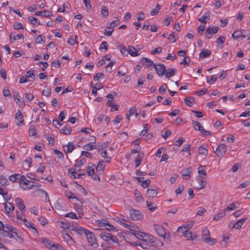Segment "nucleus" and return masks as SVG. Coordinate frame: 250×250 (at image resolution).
Returning <instances> with one entry per match:
<instances>
[{
	"instance_id": "obj_42",
	"label": "nucleus",
	"mask_w": 250,
	"mask_h": 250,
	"mask_svg": "<svg viewBox=\"0 0 250 250\" xmlns=\"http://www.w3.org/2000/svg\"><path fill=\"white\" fill-rule=\"evenodd\" d=\"M86 163V159L85 158H82L80 160H79L75 165V167H79L80 168L82 166H83L84 164Z\"/></svg>"
},
{
	"instance_id": "obj_27",
	"label": "nucleus",
	"mask_w": 250,
	"mask_h": 250,
	"mask_svg": "<svg viewBox=\"0 0 250 250\" xmlns=\"http://www.w3.org/2000/svg\"><path fill=\"white\" fill-rule=\"evenodd\" d=\"M247 218H243L239 220L236 223L233 224L232 226V228H235L237 229H240L242 225L246 221Z\"/></svg>"
},
{
	"instance_id": "obj_54",
	"label": "nucleus",
	"mask_w": 250,
	"mask_h": 250,
	"mask_svg": "<svg viewBox=\"0 0 250 250\" xmlns=\"http://www.w3.org/2000/svg\"><path fill=\"white\" fill-rule=\"evenodd\" d=\"M161 7V6L159 4H157L156 5V6L155 8L151 10V16H155V15H156L158 13L159 11L160 10Z\"/></svg>"
},
{
	"instance_id": "obj_18",
	"label": "nucleus",
	"mask_w": 250,
	"mask_h": 250,
	"mask_svg": "<svg viewBox=\"0 0 250 250\" xmlns=\"http://www.w3.org/2000/svg\"><path fill=\"white\" fill-rule=\"evenodd\" d=\"M192 170V168L191 167H188L185 169V170L182 173V175L184 179L186 180L189 179Z\"/></svg>"
},
{
	"instance_id": "obj_38",
	"label": "nucleus",
	"mask_w": 250,
	"mask_h": 250,
	"mask_svg": "<svg viewBox=\"0 0 250 250\" xmlns=\"http://www.w3.org/2000/svg\"><path fill=\"white\" fill-rule=\"evenodd\" d=\"M184 101L186 104L188 106H191L192 104L194 102V99L192 97H187L185 98Z\"/></svg>"
},
{
	"instance_id": "obj_36",
	"label": "nucleus",
	"mask_w": 250,
	"mask_h": 250,
	"mask_svg": "<svg viewBox=\"0 0 250 250\" xmlns=\"http://www.w3.org/2000/svg\"><path fill=\"white\" fill-rule=\"evenodd\" d=\"M71 128L70 126H63L61 129V133L65 135H70L71 133Z\"/></svg>"
},
{
	"instance_id": "obj_37",
	"label": "nucleus",
	"mask_w": 250,
	"mask_h": 250,
	"mask_svg": "<svg viewBox=\"0 0 250 250\" xmlns=\"http://www.w3.org/2000/svg\"><path fill=\"white\" fill-rule=\"evenodd\" d=\"M198 172L199 175H202L203 177H205V176L207 175L206 167L204 166H200L198 167Z\"/></svg>"
},
{
	"instance_id": "obj_12",
	"label": "nucleus",
	"mask_w": 250,
	"mask_h": 250,
	"mask_svg": "<svg viewBox=\"0 0 250 250\" xmlns=\"http://www.w3.org/2000/svg\"><path fill=\"white\" fill-rule=\"evenodd\" d=\"M15 119L18 121L17 125L18 126H22L24 125L23 116L21 110L19 109L15 115Z\"/></svg>"
},
{
	"instance_id": "obj_51",
	"label": "nucleus",
	"mask_w": 250,
	"mask_h": 250,
	"mask_svg": "<svg viewBox=\"0 0 250 250\" xmlns=\"http://www.w3.org/2000/svg\"><path fill=\"white\" fill-rule=\"evenodd\" d=\"M111 236L110 233L103 232L101 233V237L105 241H108L110 239V236Z\"/></svg>"
},
{
	"instance_id": "obj_59",
	"label": "nucleus",
	"mask_w": 250,
	"mask_h": 250,
	"mask_svg": "<svg viewBox=\"0 0 250 250\" xmlns=\"http://www.w3.org/2000/svg\"><path fill=\"white\" fill-rule=\"evenodd\" d=\"M185 141V139L183 137H180L178 140H176L174 144L176 146H180Z\"/></svg>"
},
{
	"instance_id": "obj_28",
	"label": "nucleus",
	"mask_w": 250,
	"mask_h": 250,
	"mask_svg": "<svg viewBox=\"0 0 250 250\" xmlns=\"http://www.w3.org/2000/svg\"><path fill=\"white\" fill-rule=\"evenodd\" d=\"M117 222L119 223L120 225L123 226L125 228L129 229L130 230V228H137V227H136L134 226H130L128 225L125 223V220L123 219H118Z\"/></svg>"
},
{
	"instance_id": "obj_4",
	"label": "nucleus",
	"mask_w": 250,
	"mask_h": 250,
	"mask_svg": "<svg viewBox=\"0 0 250 250\" xmlns=\"http://www.w3.org/2000/svg\"><path fill=\"white\" fill-rule=\"evenodd\" d=\"M154 228L157 233L160 236L166 238L169 236V233L167 234L166 229L161 225H154Z\"/></svg>"
},
{
	"instance_id": "obj_29",
	"label": "nucleus",
	"mask_w": 250,
	"mask_h": 250,
	"mask_svg": "<svg viewBox=\"0 0 250 250\" xmlns=\"http://www.w3.org/2000/svg\"><path fill=\"white\" fill-rule=\"evenodd\" d=\"M210 19V13L207 12L206 14L202 16L199 19V21L202 23H206Z\"/></svg>"
},
{
	"instance_id": "obj_35",
	"label": "nucleus",
	"mask_w": 250,
	"mask_h": 250,
	"mask_svg": "<svg viewBox=\"0 0 250 250\" xmlns=\"http://www.w3.org/2000/svg\"><path fill=\"white\" fill-rule=\"evenodd\" d=\"M147 195L149 197L154 198L157 196V192L154 189L148 188L147 190Z\"/></svg>"
},
{
	"instance_id": "obj_52",
	"label": "nucleus",
	"mask_w": 250,
	"mask_h": 250,
	"mask_svg": "<svg viewBox=\"0 0 250 250\" xmlns=\"http://www.w3.org/2000/svg\"><path fill=\"white\" fill-rule=\"evenodd\" d=\"M44 39H45V36L44 35H39L35 39V42L37 43H39V44L44 43V42H45V41L44 40Z\"/></svg>"
},
{
	"instance_id": "obj_24",
	"label": "nucleus",
	"mask_w": 250,
	"mask_h": 250,
	"mask_svg": "<svg viewBox=\"0 0 250 250\" xmlns=\"http://www.w3.org/2000/svg\"><path fill=\"white\" fill-rule=\"evenodd\" d=\"M176 72L177 69L175 68H168L167 70L166 69L165 76L166 78H169L174 76Z\"/></svg>"
},
{
	"instance_id": "obj_11",
	"label": "nucleus",
	"mask_w": 250,
	"mask_h": 250,
	"mask_svg": "<svg viewBox=\"0 0 250 250\" xmlns=\"http://www.w3.org/2000/svg\"><path fill=\"white\" fill-rule=\"evenodd\" d=\"M142 241L148 242L153 245L154 246L158 245V243L154 240V238L153 236L146 233H144L143 238H142Z\"/></svg>"
},
{
	"instance_id": "obj_23",
	"label": "nucleus",
	"mask_w": 250,
	"mask_h": 250,
	"mask_svg": "<svg viewBox=\"0 0 250 250\" xmlns=\"http://www.w3.org/2000/svg\"><path fill=\"white\" fill-rule=\"evenodd\" d=\"M130 231H131L132 234L135 235L138 239L142 240L144 233V232L135 230L134 228H130Z\"/></svg>"
},
{
	"instance_id": "obj_55",
	"label": "nucleus",
	"mask_w": 250,
	"mask_h": 250,
	"mask_svg": "<svg viewBox=\"0 0 250 250\" xmlns=\"http://www.w3.org/2000/svg\"><path fill=\"white\" fill-rule=\"evenodd\" d=\"M102 14L104 18H106L108 15V11L107 8L105 6L102 7Z\"/></svg>"
},
{
	"instance_id": "obj_45",
	"label": "nucleus",
	"mask_w": 250,
	"mask_h": 250,
	"mask_svg": "<svg viewBox=\"0 0 250 250\" xmlns=\"http://www.w3.org/2000/svg\"><path fill=\"white\" fill-rule=\"evenodd\" d=\"M3 229H4V231L6 233L10 232H13V230H14V229H16V228L10 225H6L5 226L4 225V228Z\"/></svg>"
},
{
	"instance_id": "obj_44",
	"label": "nucleus",
	"mask_w": 250,
	"mask_h": 250,
	"mask_svg": "<svg viewBox=\"0 0 250 250\" xmlns=\"http://www.w3.org/2000/svg\"><path fill=\"white\" fill-rule=\"evenodd\" d=\"M198 152L200 155L206 156L208 154V151L207 148L204 147L203 146H201L198 148Z\"/></svg>"
},
{
	"instance_id": "obj_41",
	"label": "nucleus",
	"mask_w": 250,
	"mask_h": 250,
	"mask_svg": "<svg viewBox=\"0 0 250 250\" xmlns=\"http://www.w3.org/2000/svg\"><path fill=\"white\" fill-rule=\"evenodd\" d=\"M226 214V211L225 210H223L219 212L218 214H216L214 217L213 220H219L221 218H222L223 216H224Z\"/></svg>"
},
{
	"instance_id": "obj_14",
	"label": "nucleus",
	"mask_w": 250,
	"mask_h": 250,
	"mask_svg": "<svg viewBox=\"0 0 250 250\" xmlns=\"http://www.w3.org/2000/svg\"><path fill=\"white\" fill-rule=\"evenodd\" d=\"M199 184V187H197L198 189H201L205 188L207 185V182L205 178L202 175H199L197 178Z\"/></svg>"
},
{
	"instance_id": "obj_34",
	"label": "nucleus",
	"mask_w": 250,
	"mask_h": 250,
	"mask_svg": "<svg viewBox=\"0 0 250 250\" xmlns=\"http://www.w3.org/2000/svg\"><path fill=\"white\" fill-rule=\"evenodd\" d=\"M74 206L79 214V218H82V216L83 215V211L82 207L78 204H75Z\"/></svg>"
},
{
	"instance_id": "obj_64",
	"label": "nucleus",
	"mask_w": 250,
	"mask_h": 250,
	"mask_svg": "<svg viewBox=\"0 0 250 250\" xmlns=\"http://www.w3.org/2000/svg\"><path fill=\"white\" fill-rule=\"evenodd\" d=\"M45 167L44 163H41L37 169L38 172L42 173L44 171Z\"/></svg>"
},
{
	"instance_id": "obj_3",
	"label": "nucleus",
	"mask_w": 250,
	"mask_h": 250,
	"mask_svg": "<svg viewBox=\"0 0 250 250\" xmlns=\"http://www.w3.org/2000/svg\"><path fill=\"white\" fill-rule=\"evenodd\" d=\"M85 236L88 243L90 244L92 247L93 248H97L98 247V244L96 242V239L95 235L92 232L89 230L85 234Z\"/></svg>"
},
{
	"instance_id": "obj_30",
	"label": "nucleus",
	"mask_w": 250,
	"mask_h": 250,
	"mask_svg": "<svg viewBox=\"0 0 250 250\" xmlns=\"http://www.w3.org/2000/svg\"><path fill=\"white\" fill-rule=\"evenodd\" d=\"M0 185L2 186L9 185L7 178L4 175L0 174Z\"/></svg>"
},
{
	"instance_id": "obj_17",
	"label": "nucleus",
	"mask_w": 250,
	"mask_h": 250,
	"mask_svg": "<svg viewBox=\"0 0 250 250\" xmlns=\"http://www.w3.org/2000/svg\"><path fill=\"white\" fill-rule=\"evenodd\" d=\"M34 15L36 16H41L45 17H51L53 16V14L49 11L44 10L43 11H40L36 12Z\"/></svg>"
},
{
	"instance_id": "obj_58",
	"label": "nucleus",
	"mask_w": 250,
	"mask_h": 250,
	"mask_svg": "<svg viewBox=\"0 0 250 250\" xmlns=\"http://www.w3.org/2000/svg\"><path fill=\"white\" fill-rule=\"evenodd\" d=\"M137 192H138V190L136 189L134 191V195L136 198V201L141 202L143 201V197L140 193H138V195H137Z\"/></svg>"
},
{
	"instance_id": "obj_9",
	"label": "nucleus",
	"mask_w": 250,
	"mask_h": 250,
	"mask_svg": "<svg viewBox=\"0 0 250 250\" xmlns=\"http://www.w3.org/2000/svg\"><path fill=\"white\" fill-rule=\"evenodd\" d=\"M129 214L130 215V217L133 220H141L143 217V215L139 210L134 209L129 210Z\"/></svg>"
},
{
	"instance_id": "obj_46",
	"label": "nucleus",
	"mask_w": 250,
	"mask_h": 250,
	"mask_svg": "<svg viewBox=\"0 0 250 250\" xmlns=\"http://www.w3.org/2000/svg\"><path fill=\"white\" fill-rule=\"evenodd\" d=\"M32 163V160L31 158L28 157L24 161L23 165L26 168H29L30 167Z\"/></svg>"
},
{
	"instance_id": "obj_13",
	"label": "nucleus",
	"mask_w": 250,
	"mask_h": 250,
	"mask_svg": "<svg viewBox=\"0 0 250 250\" xmlns=\"http://www.w3.org/2000/svg\"><path fill=\"white\" fill-rule=\"evenodd\" d=\"M140 63L147 68L152 67L154 64L153 62L148 58H143L140 61Z\"/></svg>"
},
{
	"instance_id": "obj_62",
	"label": "nucleus",
	"mask_w": 250,
	"mask_h": 250,
	"mask_svg": "<svg viewBox=\"0 0 250 250\" xmlns=\"http://www.w3.org/2000/svg\"><path fill=\"white\" fill-rule=\"evenodd\" d=\"M39 221L40 222L41 224L42 225H44L48 223V221L46 218L43 216H40L38 218Z\"/></svg>"
},
{
	"instance_id": "obj_43",
	"label": "nucleus",
	"mask_w": 250,
	"mask_h": 250,
	"mask_svg": "<svg viewBox=\"0 0 250 250\" xmlns=\"http://www.w3.org/2000/svg\"><path fill=\"white\" fill-rule=\"evenodd\" d=\"M113 31L114 29H113V27L107 26L106 29H105V31L104 33L105 36H110Z\"/></svg>"
},
{
	"instance_id": "obj_53",
	"label": "nucleus",
	"mask_w": 250,
	"mask_h": 250,
	"mask_svg": "<svg viewBox=\"0 0 250 250\" xmlns=\"http://www.w3.org/2000/svg\"><path fill=\"white\" fill-rule=\"evenodd\" d=\"M44 138L47 140L50 144H51L52 146L54 145L55 140L49 134H45L44 136Z\"/></svg>"
},
{
	"instance_id": "obj_20",
	"label": "nucleus",
	"mask_w": 250,
	"mask_h": 250,
	"mask_svg": "<svg viewBox=\"0 0 250 250\" xmlns=\"http://www.w3.org/2000/svg\"><path fill=\"white\" fill-rule=\"evenodd\" d=\"M183 235L187 240H194L196 239L197 236L196 235H193L191 232L189 231L188 230H185L183 232Z\"/></svg>"
},
{
	"instance_id": "obj_15",
	"label": "nucleus",
	"mask_w": 250,
	"mask_h": 250,
	"mask_svg": "<svg viewBox=\"0 0 250 250\" xmlns=\"http://www.w3.org/2000/svg\"><path fill=\"white\" fill-rule=\"evenodd\" d=\"M93 139L91 141H94V142L90 143L87 144H86L83 146V149L86 150H92L94 149H96V146L95 145H94L93 144H95L96 141V137L94 136L92 137Z\"/></svg>"
},
{
	"instance_id": "obj_1",
	"label": "nucleus",
	"mask_w": 250,
	"mask_h": 250,
	"mask_svg": "<svg viewBox=\"0 0 250 250\" xmlns=\"http://www.w3.org/2000/svg\"><path fill=\"white\" fill-rule=\"evenodd\" d=\"M202 239L203 242L211 246L214 245L216 243V239L211 238L210 237L209 231L207 229H204L202 230Z\"/></svg>"
},
{
	"instance_id": "obj_50",
	"label": "nucleus",
	"mask_w": 250,
	"mask_h": 250,
	"mask_svg": "<svg viewBox=\"0 0 250 250\" xmlns=\"http://www.w3.org/2000/svg\"><path fill=\"white\" fill-rule=\"evenodd\" d=\"M36 134L37 131L35 126L34 125H31L29 129V135L36 136Z\"/></svg>"
},
{
	"instance_id": "obj_7",
	"label": "nucleus",
	"mask_w": 250,
	"mask_h": 250,
	"mask_svg": "<svg viewBox=\"0 0 250 250\" xmlns=\"http://www.w3.org/2000/svg\"><path fill=\"white\" fill-rule=\"evenodd\" d=\"M227 151V146L224 144H220L216 149V155L222 157Z\"/></svg>"
},
{
	"instance_id": "obj_25",
	"label": "nucleus",
	"mask_w": 250,
	"mask_h": 250,
	"mask_svg": "<svg viewBox=\"0 0 250 250\" xmlns=\"http://www.w3.org/2000/svg\"><path fill=\"white\" fill-rule=\"evenodd\" d=\"M144 153H141L137 155L136 156L135 159V167H138L139 166H140L141 164L142 161L144 158Z\"/></svg>"
},
{
	"instance_id": "obj_16",
	"label": "nucleus",
	"mask_w": 250,
	"mask_h": 250,
	"mask_svg": "<svg viewBox=\"0 0 250 250\" xmlns=\"http://www.w3.org/2000/svg\"><path fill=\"white\" fill-rule=\"evenodd\" d=\"M192 125L196 130L200 131L201 133L206 132V130L200 123L193 120L192 121Z\"/></svg>"
},
{
	"instance_id": "obj_56",
	"label": "nucleus",
	"mask_w": 250,
	"mask_h": 250,
	"mask_svg": "<svg viewBox=\"0 0 250 250\" xmlns=\"http://www.w3.org/2000/svg\"><path fill=\"white\" fill-rule=\"evenodd\" d=\"M217 80V77H214V76H212L211 77L207 76V82L208 84H211Z\"/></svg>"
},
{
	"instance_id": "obj_8",
	"label": "nucleus",
	"mask_w": 250,
	"mask_h": 250,
	"mask_svg": "<svg viewBox=\"0 0 250 250\" xmlns=\"http://www.w3.org/2000/svg\"><path fill=\"white\" fill-rule=\"evenodd\" d=\"M249 35V33L245 32V30H236L232 34V37L234 39H237L240 37L245 38Z\"/></svg>"
},
{
	"instance_id": "obj_5",
	"label": "nucleus",
	"mask_w": 250,
	"mask_h": 250,
	"mask_svg": "<svg viewBox=\"0 0 250 250\" xmlns=\"http://www.w3.org/2000/svg\"><path fill=\"white\" fill-rule=\"evenodd\" d=\"M154 68L159 76H163L166 72V66L162 63H155Z\"/></svg>"
},
{
	"instance_id": "obj_61",
	"label": "nucleus",
	"mask_w": 250,
	"mask_h": 250,
	"mask_svg": "<svg viewBox=\"0 0 250 250\" xmlns=\"http://www.w3.org/2000/svg\"><path fill=\"white\" fill-rule=\"evenodd\" d=\"M54 153L55 154L57 155V156L58 158H61V159L64 158V156H63V153L60 150L55 149L54 150Z\"/></svg>"
},
{
	"instance_id": "obj_22",
	"label": "nucleus",
	"mask_w": 250,
	"mask_h": 250,
	"mask_svg": "<svg viewBox=\"0 0 250 250\" xmlns=\"http://www.w3.org/2000/svg\"><path fill=\"white\" fill-rule=\"evenodd\" d=\"M128 53L132 57L138 56L140 55V53H138L137 49L132 46H128Z\"/></svg>"
},
{
	"instance_id": "obj_49",
	"label": "nucleus",
	"mask_w": 250,
	"mask_h": 250,
	"mask_svg": "<svg viewBox=\"0 0 250 250\" xmlns=\"http://www.w3.org/2000/svg\"><path fill=\"white\" fill-rule=\"evenodd\" d=\"M154 204L151 202L146 201V205L150 211H154L157 208L156 206H153Z\"/></svg>"
},
{
	"instance_id": "obj_63",
	"label": "nucleus",
	"mask_w": 250,
	"mask_h": 250,
	"mask_svg": "<svg viewBox=\"0 0 250 250\" xmlns=\"http://www.w3.org/2000/svg\"><path fill=\"white\" fill-rule=\"evenodd\" d=\"M207 89L203 88L195 92V94L198 96H202L207 93Z\"/></svg>"
},
{
	"instance_id": "obj_31",
	"label": "nucleus",
	"mask_w": 250,
	"mask_h": 250,
	"mask_svg": "<svg viewBox=\"0 0 250 250\" xmlns=\"http://www.w3.org/2000/svg\"><path fill=\"white\" fill-rule=\"evenodd\" d=\"M59 226L64 229H70L71 225L65 220L64 221H62L60 222Z\"/></svg>"
},
{
	"instance_id": "obj_47",
	"label": "nucleus",
	"mask_w": 250,
	"mask_h": 250,
	"mask_svg": "<svg viewBox=\"0 0 250 250\" xmlns=\"http://www.w3.org/2000/svg\"><path fill=\"white\" fill-rule=\"evenodd\" d=\"M104 161H100L97 166L96 170L103 171L105 166L104 165Z\"/></svg>"
},
{
	"instance_id": "obj_6",
	"label": "nucleus",
	"mask_w": 250,
	"mask_h": 250,
	"mask_svg": "<svg viewBox=\"0 0 250 250\" xmlns=\"http://www.w3.org/2000/svg\"><path fill=\"white\" fill-rule=\"evenodd\" d=\"M219 27L217 26H210L205 31V35L208 39H210L212 38L214 34L217 33Z\"/></svg>"
},
{
	"instance_id": "obj_48",
	"label": "nucleus",
	"mask_w": 250,
	"mask_h": 250,
	"mask_svg": "<svg viewBox=\"0 0 250 250\" xmlns=\"http://www.w3.org/2000/svg\"><path fill=\"white\" fill-rule=\"evenodd\" d=\"M67 147V153H71L75 149V146L72 142H69L67 146H63V147Z\"/></svg>"
},
{
	"instance_id": "obj_32",
	"label": "nucleus",
	"mask_w": 250,
	"mask_h": 250,
	"mask_svg": "<svg viewBox=\"0 0 250 250\" xmlns=\"http://www.w3.org/2000/svg\"><path fill=\"white\" fill-rule=\"evenodd\" d=\"M211 54V51L209 50H203L199 54V58L204 59L209 56Z\"/></svg>"
},
{
	"instance_id": "obj_57",
	"label": "nucleus",
	"mask_w": 250,
	"mask_h": 250,
	"mask_svg": "<svg viewBox=\"0 0 250 250\" xmlns=\"http://www.w3.org/2000/svg\"><path fill=\"white\" fill-rule=\"evenodd\" d=\"M16 229H14V230H13L14 232H8L7 234L6 235V236L7 237H8L9 238H13L14 239H15L16 240H18V239L16 238V236L17 235V232H16Z\"/></svg>"
},
{
	"instance_id": "obj_40",
	"label": "nucleus",
	"mask_w": 250,
	"mask_h": 250,
	"mask_svg": "<svg viewBox=\"0 0 250 250\" xmlns=\"http://www.w3.org/2000/svg\"><path fill=\"white\" fill-rule=\"evenodd\" d=\"M51 93V89L48 87L47 86H44V88L42 91V95L46 96L49 97L50 96Z\"/></svg>"
},
{
	"instance_id": "obj_19",
	"label": "nucleus",
	"mask_w": 250,
	"mask_h": 250,
	"mask_svg": "<svg viewBox=\"0 0 250 250\" xmlns=\"http://www.w3.org/2000/svg\"><path fill=\"white\" fill-rule=\"evenodd\" d=\"M21 179H22V175L20 174H14L10 175L9 177V180L13 183L18 182L20 183Z\"/></svg>"
},
{
	"instance_id": "obj_2",
	"label": "nucleus",
	"mask_w": 250,
	"mask_h": 250,
	"mask_svg": "<svg viewBox=\"0 0 250 250\" xmlns=\"http://www.w3.org/2000/svg\"><path fill=\"white\" fill-rule=\"evenodd\" d=\"M33 183H36L35 182L27 180L25 176L24 175H22V179H21L20 185L21 188L22 189H31L33 188V187L37 186V185H34Z\"/></svg>"
},
{
	"instance_id": "obj_33",
	"label": "nucleus",
	"mask_w": 250,
	"mask_h": 250,
	"mask_svg": "<svg viewBox=\"0 0 250 250\" xmlns=\"http://www.w3.org/2000/svg\"><path fill=\"white\" fill-rule=\"evenodd\" d=\"M28 21L34 26L40 25L41 22L35 17H29L28 18Z\"/></svg>"
},
{
	"instance_id": "obj_21",
	"label": "nucleus",
	"mask_w": 250,
	"mask_h": 250,
	"mask_svg": "<svg viewBox=\"0 0 250 250\" xmlns=\"http://www.w3.org/2000/svg\"><path fill=\"white\" fill-rule=\"evenodd\" d=\"M15 202L19 209L21 211L25 210V206L24 204L23 201L19 198H17L15 199Z\"/></svg>"
},
{
	"instance_id": "obj_39",
	"label": "nucleus",
	"mask_w": 250,
	"mask_h": 250,
	"mask_svg": "<svg viewBox=\"0 0 250 250\" xmlns=\"http://www.w3.org/2000/svg\"><path fill=\"white\" fill-rule=\"evenodd\" d=\"M68 174L70 177L76 179L77 178V172L76 169L72 168L68 169Z\"/></svg>"
},
{
	"instance_id": "obj_26",
	"label": "nucleus",
	"mask_w": 250,
	"mask_h": 250,
	"mask_svg": "<svg viewBox=\"0 0 250 250\" xmlns=\"http://www.w3.org/2000/svg\"><path fill=\"white\" fill-rule=\"evenodd\" d=\"M4 208L5 209L6 213L8 214L11 211L14 210L15 207L13 204L10 202H7L5 204H4Z\"/></svg>"
},
{
	"instance_id": "obj_10",
	"label": "nucleus",
	"mask_w": 250,
	"mask_h": 250,
	"mask_svg": "<svg viewBox=\"0 0 250 250\" xmlns=\"http://www.w3.org/2000/svg\"><path fill=\"white\" fill-rule=\"evenodd\" d=\"M42 243L46 248L53 250L58 249L59 246L61 247L59 245H56L54 242L46 238L42 239Z\"/></svg>"
},
{
	"instance_id": "obj_60",
	"label": "nucleus",
	"mask_w": 250,
	"mask_h": 250,
	"mask_svg": "<svg viewBox=\"0 0 250 250\" xmlns=\"http://www.w3.org/2000/svg\"><path fill=\"white\" fill-rule=\"evenodd\" d=\"M65 217H69L72 219H80L79 218V217L77 216L76 213H75L73 212H71L66 214L65 215Z\"/></svg>"
}]
</instances>
